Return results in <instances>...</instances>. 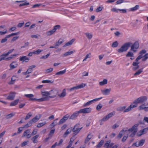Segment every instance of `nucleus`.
I'll list each match as a JSON object with an SVG mask.
<instances>
[{
    "label": "nucleus",
    "instance_id": "nucleus-63",
    "mask_svg": "<svg viewBox=\"0 0 148 148\" xmlns=\"http://www.w3.org/2000/svg\"><path fill=\"white\" fill-rule=\"evenodd\" d=\"M119 125L116 124H115L112 126V128L113 129H114L118 127H119Z\"/></svg>",
    "mask_w": 148,
    "mask_h": 148
},
{
    "label": "nucleus",
    "instance_id": "nucleus-55",
    "mask_svg": "<svg viewBox=\"0 0 148 148\" xmlns=\"http://www.w3.org/2000/svg\"><path fill=\"white\" fill-rule=\"evenodd\" d=\"M66 95V92L65 90V89H64L63 90V91L61 93V95H59L61 97H64Z\"/></svg>",
    "mask_w": 148,
    "mask_h": 148
},
{
    "label": "nucleus",
    "instance_id": "nucleus-19",
    "mask_svg": "<svg viewBox=\"0 0 148 148\" xmlns=\"http://www.w3.org/2000/svg\"><path fill=\"white\" fill-rule=\"evenodd\" d=\"M29 59V58L26 57V56H23L20 58L19 60L21 61H23V62L25 61V62H28Z\"/></svg>",
    "mask_w": 148,
    "mask_h": 148
},
{
    "label": "nucleus",
    "instance_id": "nucleus-20",
    "mask_svg": "<svg viewBox=\"0 0 148 148\" xmlns=\"http://www.w3.org/2000/svg\"><path fill=\"white\" fill-rule=\"evenodd\" d=\"M72 131V128L71 127L68 129L64 133L63 136L64 137H66L69 134H70Z\"/></svg>",
    "mask_w": 148,
    "mask_h": 148
},
{
    "label": "nucleus",
    "instance_id": "nucleus-62",
    "mask_svg": "<svg viewBox=\"0 0 148 148\" xmlns=\"http://www.w3.org/2000/svg\"><path fill=\"white\" fill-rule=\"evenodd\" d=\"M24 128L23 127H20L18 128L17 133L18 134L20 133L23 131V129Z\"/></svg>",
    "mask_w": 148,
    "mask_h": 148
},
{
    "label": "nucleus",
    "instance_id": "nucleus-52",
    "mask_svg": "<svg viewBox=\"0 0 148 148\" xmlns=\"http://www.w3.org/2000/svg\"><path fill=\"white\" fill-rule=\"evenodd\" d=\"M42 82L43 83H53V81L51 82L50 80H44L42 81Z\"/></svg>",
    "mask_w": 148,
    "mask_h": 148
},
{
    "label": "nucleus",
    "instance_id": "nucleus-35",
    "mask_svg": "<svg viewBox=\"0 0 148 148\" xmlns=\"http://www.w3.org/2000/svg\"><path fill=\"white\" fill-rule=\"evenodd\" d=\"M110 140L107 141L104 145V147L106 148H110Z\"/></svg>",
    "mask_w": 148,
    "mask_h": 148
},
{
    "label": "nucleus",
    "instance_id": "nucleus-6",
    "mask_svg": "<svg viewBox=\"0 0 148 148\" xmlns=\"http://www.w3.org/2000/svg\"><path fill=\"white\" fill-rule=\"evenodd\" d=\"M79 126V124H77L74 126L73 128H72V131L74 132L75 135L78 134L82 128V127H80Z\"/></svg>",
    "mask_w": 148,
    "mask_h": 148
},
{
    "label": "nucleus",
    "instance_id": "nucleus-9",
    "mask_svg": "<svg viewBox=\"0 0 148 148\" xmlns=\"http://www.w3.org/2000/svg\"><path fill=\"white\" fill-rule=\"evenodd\" d=\"M86 85V84L82 83L76 86H75L71 88L70 89V91H72L75 90H77L79 89L82 88L85 86Z\"/></svg>",
    "mask_w": 148,
    "mask_h": 148
},
{
    "label": "nucleus",
    "instance_id": "nucleus-47",
    "mask_svg": "<svg viewBox=\"0 0 148 148\" xmlns=\"http://www.w3.org/2000/svg\"><path fill=\"white\" fill-rule=\"evenodd\" d=\"M50 53H49L46 55V56H43L40 58L41 59H45L48 58L49 56H50Z\"/></svg>",
    "mask_w": 148,
    "mask_h": 148
},
{
    "label": "nucleus",
    "instance_id": "nucleus-14",
    "mask_svg": "<svg viewBox=\"0 0 148 148\" xmlns=\"http://www.w3.org/2000/svg\"><path fill=\"white\" fill-rule=\"evenodd\" d=\"M16 93L14 92H11L7 98V99L9 100H13L15 97Z\"/></svg>",
    "mask_w": 148,
    "mask_h": 148
},
{
    "label": "nucleus",
    "instance_id": "nucleus-42",
    "mask_svg": "<svg viewBox=\"0 0 148 148\" xmlns=\"http://www.w3.org/2000/svg\"><path fill=\"white\" fill-rule=\"evenodd\" d=\"M32 72V70L28 69L25 72H23V74L24 75L28 74L31 73Z\"/></svg>",
    "mask_w": 148,
    "mask_h": 148
},
{
    "label": "nucleus",
    "instance_id": "nucleus-16",
    "mask_svg": "<svg viewBox=\"0 0 148 148\" xmlns=\"http://www.w3.org/2000/svg\"><path fill=\"white\" fill-rule=\"evenodd\" d=\"M55 131V129H53L51 130L50 133L48 135V137L46 138L45 139V140L46 141H47L49 139L51 138L53 135Z\"/></svg>",
    "mask_w": 148,
    "mask_h": 148
},
{
    "label": "nucleus",
    "instance_id": "nucleus-10",
    "mask_svg": "<svg viewBox=\"0 0 148 148\" xmlns=\"http://www.w3.org/2000/svg\"><path fill=\"white\" fill-rule=\"evenodd\" d=\"M91 110V108H87L80 109L79 110V112L80 113H88L90 112Z\"/></svg>",
    "mask_w": 148,
    "mask_h": 148
},
{
    "label": "nucleus",
    "instance_id": "nucleus-49",
    "mask_svg": "<svg viewBox=\"0 0 148 148\" xmlns=\"http://www.w3.org/2000/svg\"><path fill=\"white\" fill-rule=\"evenodd\" d=\"M125 108L126 107L124 106L123 107H119L117 109V110L118 111H121L125 109Z\"/></svg>",
    "mask_w": 148,
    "mask_h": 148
},
{
    "label": "nucleus",
    "instance_id": "nucleus-39",
    "mask_svg": "<svg viewBox=\"0 0 148 148\" xmlns=\"http://www.w3.org/2000/svg\"><path fill=\"white\" fill-rule=\"evenodd\" d=\"M46 122H44L42 123H39L37 125V127L38 128H40L41 127L45 125L46 124Z\"/></svg>",
    "mask_w": 148,
    "mask_h": 148
},
{
    "label": "nucleus",
    "instance_id": "nucleus-46",
    "mask_svg": "<svg viewBox=\"0 0 148 148\" xmlns=\"http://www.w3.org/2000/svg\"><path fill=\"white\" fill-rule=\"evenodd\" d=\"M141 130L143 134H144L147 133V131H148V127H147L145 128L143 130Z\"/></svg>",
    "mask_w": 148,
    "mask_h": 148
},
{
    "label": "nucleus",
    "instance_id": "nucleus-7",
    "mask_svg": "<svg viewBox=\"0 0 148 148\" xmlns=\"http://www.w3.org/2000/svg\"><path fill=\"white\" fill-rule=\"evenodd\" d=\"M115 113V111L112 112L108 114L106 116L103 117V119L99 120L100 121L103 122L105 121L108 120L109 118H111L113 115H114Z\"/></svg>",
    "mask_w": 148,
    "mask_h": 148
},
{
    "label": "nucleus",
    "instance_id": "nucleus-61",
    "mask_svg": "<svg viewBox=\"0 0 148 148\" xmlns=\"http://www.w3.org/2000/svg\"><path fill=\"white\" fill-rule=\"evenodd\" d=\"M103 7L101 6L99 7L96 10V11L97 12H99L101 11L103 9Z\"/></svg>",
    "mask_w": 148,
    "mask_h": 148
},
{
    "label": "nucleus",
    "instance_id": "nucleus-44",
    "mask_svg": "<svg viewBox=\"0 0 148 148\" xmlns=\"http://www.w3.org/2000/svg\"><path fill=\"white\" fill-rule=\"evenodd\" d=\"M103 106L102 104L101 103H99V104H98L96 107V109L98 110L99 111L102 108Z\"/></svg>",
    "mask_w": 148,
    "mask_h": 148
},
{
    "label": "nucleus",
    "instance_id": "nucleus-23",
    "mask_svg": "<svg viewBox=\"0 0 148 148\" xmlns=\"http://www.w3.org/2000/svg\"><path fill=\"white\" fill-rule=\"evenodd\" d=\"M39 135H36L31 138V140L34 143H35L38 142L37 139Z\"/></svg>",
    "mask_w": 148,
    "mask_h": 148
},
{
    "label": "nucleus",
    "instance_id": "nucleus-28",
    "mask_svg": "<svg viewBox=\"0 0 148 148\" xmlns=\"http://www.w3.org/2000/svg\"><path fill=\"white\" fill-rule=\"evenodd\" d=\"M139 8V5H136L135 7L132 8L130 9V11H134L137 10Z\"/></svg>",
    "mask_w": 148,
    "mask_h": 148
},
{
    "label": "nucleus",
    "instance_id": "nucleus-34",
    "mask_svg": "<svg viewBox=\"0 0 148 148\" xmlns=\"http://www.w3.org/2000/svg\"><path fill=\"white\" fill-rule=\"evenodd\" d=\"M15 114V113H12L6 115V118L7 119H10Z\"/></svg>",
    "mask_w": 148,
    "mask_h": 148
},
{
    "label": "nucleus",
    "instance_id": "nucleus-40",
    "mask_svg": "<svg viewBox=\"0 0 148 148\" xmlns=\"http://www.w3.org/2000/svg\"><path fill=\"white\" fill-rule=\"evenodd\" d=\"M118 45V43L117 41L114 42L112 45V47L115 48L117 47Z\"/></svg>",
    "mask_w": 148,
    "mask_h": 148
},
{
    "label": "nucleus",
    "instance_id": "nucleus-30",
    "mask_svg": "<svg viewBox=\"0 0 148 148\" xmlns=\"http://www.w3.org/2000/svg\"><path fill=\"white\" fill-rule=\"evenodd\" d=\"M84 34L86 35L87 38L89 40L91 39L92 37V34L89 33H85Z\"/></svg>",
    "mask_w": 148,
    "mask_h": 148
},
{
    "label": "nucleus",
    "instance_id": "nucleus-18",
    "mask_svg": "<svg viewBox=\"0 0 148 148\" xmlns=\"http://www.w3.org/2000/svg\"><path fill=\"white\" fill-rule=\"evenodd\" d=\"M18 65L17 63L16 62H12L10 64V70H12L16 68Z\"/></svg>",
    "mask_w": 148,
    "mask_h": 148
},
{
    "label": "nucleus",
    "instance_id": "nucleus-13",
    "mask_svg": "<svg viewBox=\"0 0 148 148\" xmlns=\"http://www.w3.org/2000/svg\"><path fill=\"white\" fill-rule=\"evenodd\" d=\"M41 117V115L39 114L38 116H36L32 120L30 121L32 124L33 123H35L37 122Z\"/></svg>",
    "mask_w": 148,
    "mask_h": 148
},
{
    "label": "nucleus",
    "instance_id": "nucleus-4",
    "mask_svg": "<svg viewBox=\"0 0 148 148\" xmlns=\"http://www.w3.org/2000/svg\"><path fill=\"white\" fill-rule=\"evenodd\" d=\"M53 92L55 93L54 95L51 96H49V97L51 98H53L56 96L57 93V92L56 90H51L49 92H48L46 91L45 92H42L41 93L43 96H47L51 95V94H52V92Z\"/></svg>",
    "mask_w": 148,
    "mask_h": 148
},
{
    "label": "nucleus",
    "instance_id": "nucleus-57",
    "mask_svg": "<svg viewBox=\"0 0 148 148\" xmlns=\"http://www.w3.org/2000/svg\"><path fill=\"white\" fill-rule=\"evenodd\" d=\"M102 98V97H100L98 98H96L91 100V101L92 103L93 102H94L96 101H97Z\"/></svg>",
    "mask_w": 148,
    "mask_h": 148
},
{
    "label": "nucleus",
    "instance_id": "nucleus-33",
    "mask_svg": "<svg viewBox=\"0 0 148 148\" xmlns=\"http://www.w3.org/2000/svg\"><path fill=\"white\" fill-rule=\"evenodd\" d=\"M104 142V141L103 140H101V141L97 145V146H96L97 148H100L103 144Z\"/></svg>",
    "mask_w": 148,
    "mask_h": 148
},
{
    "label": "nucleus",
    "instance_id": "nucleus-25",
    "mask_svg": "<svg viewBox=\"0 0 148 148\" xmlns=\"http://www.w3.org/2000/svg\"><path fill=\"white\" fill-rule=\"evenodd\" d=\"M75 52V51L74 50L73 51H69L67 52H66L64 53V54H63V56H66L69 55H70L72 53H73Z\"/></svg>",
    "mask_w": 148,
    "mask_h": 148
},
{
    "label": "nucleus",
    "instance_id": "nucleus-58",
    "mask_svg": "<svg viewBox=\"0 0 148 148\" xmlns=\"http://www.w3.org/2000/svg\"><path fill=\"white\" fill-rule=\"evenodd\" d=\"M29 4V2H25L24 3L20 4L19 6L21 7L23 6L28 5Z\"/></svg>",
    "mask_w": 148,
    "mask_h": 148
},
{
    "label": "nucleus",
    "instance_id": "nucleus-31",
    "mask_svg": "<svg viewBox=\"0 0 148 148\" xmlns=\"http://www.w3.org/2000/svg\"><path fill=\"white\" fill-rule=\"evenodd\" d=\"M143 71V69H141L136 71L134 75V76H137L139 75Z\"/></svg>",
    "mask_w": 148,
    "mask_h": 148
},
{
    "label": "nucleus",
    "instance_id": "nucleus-8",
    "mask_svg": "<svg viewBox=\"0 0 148 148\" xmlns=\"http://www.w3.org/2000/svg\"><path fill=\"white\" fill-rule=\"evenodd\" d=\"M145 140L142 139L139 141L138 143L137 142L135 143L132 144V146H134L137 147L139 146H143L145 142Z\"/></svg>",
    "mask_w": 148,
    "mask_h": 148
},
{
    "label": "nucleus",
    "instance_id": "nucleus-11",
    "mask_svg": "<svg viewBox=\"0 0 148 148\" xmlns=\"http://www.w3.org/2000/svg\"><path fill=\"white\" fill-rule=\"evenodd\" d=\"M137 106V105L136 104H134L133 103L131 104L128 107L127 109H125L124 111V112H128L130 111L133 108Z\"/></svg>",
    "mask_w": 148,
    "mask_h": 148
},
{
    "label": "nucleus",
    "instance_id": "nucleus-51",
    "mask_svg": "<svg viewBox=\"0 0 148 148\" xmlns=\"http://www.w3.org/2000/svg\"><path fill=\"white\" fill-rule=\"evenodd\" d=\"M53 68H50V69H48L46 70L45 73H51L53 71Z\"/></svg>",
    "mask_w": 148,
    "mask_h": 148
},
{
    "label": "nucleus",
    "instance_id": "nucleus-59",
    "mask_svg": "<svg viewBox=\"0 0 148 148\" xmlns=\"http://www.w3.org/2000/svg\"><path fill=\"white\" fill-rule=\"evenodd\" d=\"M119 10V9H117L115 8H114L111 9V11L113 12L118 13Z\"/></svg>",
    "mask_w": 148,
    "mask_h": 148
},
{
    "label": "nucleus",
    "instance_id": "nucleus-32",
    "mask_svg": "<svg viewBox=\"0 0 148 148\" xmlns=\"http://www.w3.org/2000/svg\"><path fill=\"white\" fill-rule=\"evenodd\" d=\"M144 106H145V104H142L140 106L138 107V109L139 110H144V111L145 112L148 111V109H147L148 108H145V109H142V107H144Z\"/></svg>",
    "mask_w": 148,
    "mask_h": 148
},
{
    "label": "nucleus",
    "instance_id": "nucleus-41",
    "mask_svg": "<svg viewBox=\"0 0 148 148\" xmlns=\"http://www.w3.org/2000/svg\"><path fill=\"white\" fill-rule=\"evenodd\" d=\"M32 116V114H31V112H29L27 114L25 118V120H26L28 119H29Z\"/></svg>",
    "mask_w": 148,
    "mask_h": 148
},
{
    "label": "nucleus",
    "instance_id": "nucleus-15",
    "mask_svg": "<svg viewBox=\"0 0 148 148\" xmlns=\"http://www.w3.org/2000/svg\"><path fill=\"white\" fill-rule=\"evenodd\" d=\"M79 113H80L79 112V111L75 112L69 117L70 119H74L78 116Z\"/></svg>",
    "mask_w": 148,
    "mask_h": 148
},
{
    "label": "nucleus",
    "instance_id": "nucleus-2",
    "mask_svg": "<svg viewBox=\"0 0 148 148\" xmlns=\"http://www.w3.org/2000/svg\"><path fill=\"white\" fill-rule=\"evenodd\" d=\"M144 124L143 121H140L137 124H135L131 128L128 130L129 132H132L131 134L130 135V137H134L135 135L137 132L138 131L137 127L140 124Z\"/></svg>",
    "mask_w": 148,
    "mask_h": 148
},
{
    "label": "nucleus",
    "instance_id": "nucleus-56",
    "mask_svg": "<svg viewBox=\"0 0 148 148\" xmlns=\"http://www.w3.org/2000/svg\"><path fill=\"white\" fill-rule=\"evenodd\" d=\"M25 96L27 97L31 98V97H34V95L33 94H26L25 95Z\"/></svg>",
    "mask_w": 148,
    "mask_h": 148
},
{
    "label": "nucleus",
    "instance_id": "nucleus-37",
    "mask_svg": "<svg viewBox=\"0 0 148 148\" xmlns=\"http://www.w3.org/2000/svg\"><path fill=\"white\" fill-rule=\"evenodd\" d=\"M66 71V69H65L62 71H61L56 73V75H63L65 73Z\"/></svg>",
    "mask_w": 148,
    "mask_h": 148
},
{
    "label": "nucleus",
    "instance_id": "nucleus-24",
    "mask_svg": "<svg viewBox=\"0 0 148 148\" xmlns=\"http://www.w3.org/2000/svg\"><path fill=\"white\" fill-rule=\"evenodd\" d=\"M19 101V99H17L15 100L14 101L10 103V106H16L18 103Z\"/></svg>",
    "mask_w": 148,
    "mask_h": 148
},
{
    "label": "nucleus",
    "instance_id": "nucleus-21",
    "mask_svg": "<svg viewBox=\"0 0 148 148\" xmlns=\"http://www.w3.org/2000/svg\"><path fill=\"white\" fill-rule=\"evenodd\" d=\"M61 40V39H60L58 42H56L55 44H54L55 49L58 48L59 46L63 42V40L60 41Z\"/></svg>",
    "mask_w": 148,
    "mask_h": 148
},
{
    "label": "nucleus",
    "instance_id": "nucleus-12",
    "mask_svg": "<svg viewBox=\"0 0 148 148\" xmlns=\"http://www.w3.org/2000/svg\"><path fill=\"white\" fill-rule=\"evenodd\" d=\"M125 132H126L127 133L129 134L132 132H129L128 131V130H124V129H123L119 132L117 136V138L120 139L122 137L123 134H125Z\"/></svg>",
    "mask_w": 148,
    "mask_h": 148
},
{
    "label": "nucleus",
    "instance_id": "nucleus-17",
    "mask_svg": "<svg viewBox=\"0 0 148 148\" xmlns=\"http://www.w3.org/2000/svg\"><path fill=\"white\" fill-rule=\"evenodd\" d=\"M111 89H106L104 90H101V91L102 94L104 95H107L109 94L111 91Z\"/></svg>",
    "mask_w": 148,
    "mask_h": 148
},
{
    "label": "nucleus",
    "instance_id": "nucleus-38",
    "mask_svg": "<svg viewBox=\"0 0 148 148\" xmlns=\"http://www.w3.org/2000/svg\"><path fill=\"white\" fill-rule=\"evenodd\" d=\"M32 125V124L29 121L27 124L24 125L23 127V128H28L29 127L31 126Z\"/></svg>",
    "mask_w": 148,
    "mask_h": 148
},
{
    "label": "nucleus",
    "instance_id": "nucleus-29",
    "mask_svg": "<svg viewBox=\"0 0 148 148\" xmlns=\"http://www.w3.org/2000/svg\"><path fill=\"white\" fill-rule=\"evenodd\" d=\"M8 56V55H6V53L1 55L0 56V61L4 60H6V57Z\"/></svg>",
    "mask_w": 148,
    "mask_h": 148
},
{
    "label": "nucleus",
    "instance_id": "nucleus-5",
    "mask_svg": "<svg viewBox=\"0 0 148 148\" xmlns=\"http://www.w3.org/2000/svg\"><path fill=\"white\" fill-rule=\"evenodd\" d=\"M60 28V26L59 25H57L53 27V29L50 31L47 32L46 33L47 36H49L53 34L57 30L59 29Z\"/></svg>",
    "mask_w": 148,
    "mask_h": 148
},
{
    "label": "nucleus",
    "instance_id": "nucleus-50",
    "mask_svg": "<svg viewBox=\"0 0 148 148\" xmlns=\"http://www.w3.org/2000/svg\"><path fill=\"white\" fill-rule=\"evenodd\" d=\"M66 121L64 120V119L63 118L61 119L60 121H59L58 125H61L63 123H64Z\"/></svg>",
    "mask_w": 148,
    "mask_h": 148
},
{
    "label": "nucleus",
    "instance_id": "nucleus-54",
    "mask_svg": "<svg viewBox=\"0 0 148 148\" xmlns=\"http://www.w3.org/2000/svg\"><path fill=\"white\" fill-rule=\"evenodd\" d=\"M42 51V50H41L40 49H38L36 51H34V54H36L37 55H38L40 54V53Z\"/></svg>",
    "mask_w": 148,
    "mask_h": 148
},
{
    "label": "nucleus",
    "instance_id": "nucleus-64",
    "mask_svg": "<svg viewBox=\"0 0 148 148\" xmlns=\"http://www.w3.org/2000/svg\"><path fill=\"white\" fill-rule=\"evenodd\" d=\"M124 2V0H119L116 2V3L117 4H120Z\"/></svg>",
    "mask_w": 148,
    "mask_h": 148
},
{
    "label": "nucleus",
    "instance_id": "nucleus-60",
    "mask_svg": "<svg viewBox=\"0 0 148 148\" xmlns=\"http://www.w3.org/2000/svg\"><path fill=\"white\" fill-rule=\"evenodd\" d=\"M143 134V132H142L141 130L139 131L137 133V135L138 137H140Z\"/></svg>",
    "mask_w": 148,
    "mask_h": 148
},
{
    "label": "nucleus",
    "instance_id": "nucleus-22",
    "mask_svg": "<svg viewBox=\"0 0 148 148\" xmlns=\"http://www.w3.org/2000/svg\"><path fill=\"white\" fill-rule=\"evenodd\" d=\"M46 100V97L41 98L40 99H36V98H31L30 99V101H34L37 100L38 101H45Z\"/></svg>",
    "mask_w": 148,
    "mask_h": 148
},
{
    "label": "nucleus",
    "instance_id": "nucleus-26",
    "mask_svg": "<svg viewBox=\"0 0 148 148\" xmlns=\"http://www.w3.org/2000/svg\"><path fill=\"white\" fill-rule=\"evenodd\" d=\"M74 40L75 39H72L68 42L66 43L64 45L63 47H65L67 46H69L72 45L74 42Z\"/></svg>",
    "mask_w": 148,
    "mask_h": 148
},
{
    "label": "nucleus",
    "instance_id": "nucleus-36",
    "mask_svg": "<svg viewBox=\"0 0 148 148\" xmlns=\"http://www.w3.org/2000/svg\"><path fill=\"white\" fill-rule=\"evenodd\" d=\"M126 56L127 57H133L134 54L132 52L130 51L128 52Z\"/></svg>",
    "mask_w": 148,
    "mask_h": 148
},
{
    "label": "nucleus",
    "instance_id": "nucleus-45",
    "mask_svg": "<svg viewBox=\"0 0 148 148\" xmlns=\"http://www.w3.org/2000/svg\"><path fill=\"white\" fill-rule=\"evenodd\" d=\"M92 103L91 100L89 101H88V102L84 104L83 105V106L85 107L88 106L90 105V104H92Z\"/></svg>",
    "mask_w": 148,
    "mask_h": 148
},
{
    "label": "nucleus",
    "instance_id": "nucleus-1",
    "mask_svg": "<svg viewBox=\"0 0 148 148\" xmlns=\"http://www.w3.org/2000/svg\"><path fill=\"white\" fill-rule=\"evenodd\" d=\"M139 45L138 41H136L133 44L130 42L125 43L121 47L117 50L119 53H122L126 51L130 47V51H132L133 53H136L137 51V49L139 48Z\"/></svg>",
    "mask_w": 148,
    "mask_h": 148
},
{
    "label": "nucleus",
    "instance_id": "nucleus-3",
    "mask_svg": "<svg viewBox=\"0 0 148 148\" xmlns=\"http://www.w3.org/2000/svg\"><path fill=\"white\" fill-rule=\"evenodd\" d=\"M147 98L146 96L140 97L135 100L133 102V104H136L137 105L138 103H142L146 101Z\"/></svg>",
    "mask_w": 148,
    "mask_h": 148
},
{
    "label": "nucleus",
    "instance_id": "nucleus-53",
    "mask_svg": "<svg viewBox=\"0 0 148 148\" xmlns=\"http://www.w3.org/2000/svg\"><path fill=\"white\" fill-rule=\"evenodd\" d=\"M70 117V115L69 114H67L64 116L63 117V118L66 121Z\"/></svg>",
    "mask_w": 148,
    "mask_h": 148
},
{
    "label": "nucleus",
    "instance_id": "nucleus-43",
    "mask_svg": "<svg viewBox=\"0 0 148 148\" xmlns=\"http://www.w3.org/2000/svg\"><path fill=\"white\" fill-rule=\"evenodd\" d=\"M20 33V32H17V33H12V34H10L9 35H8V37L10 38V37L14 36L16 35H18Z\"/></svg>",
    "mask_w": 148,
    "mask_h": 148
},
{
    "label": "nucleus",
    "instance_id": "nucleus-48",
    "mask_svg": "<svg viewBox=\"0 0 148 148\" xmlns=\"http://www.w3.org/2000/svg\"><path fill=\"white\" fill-rule=\"evenodd\" d=\"M8 36L7 35L6 37H5L4 38L2 39L1 41V43H3L5 42L7 40V38H9V37H8Z\"/></svg>",
    "mask_w": 148,
    "mask_h": 148
},
{
    "label": "nucleus",
    "instance_id": "nucleus-27",
    "mask_svg": "<svg viewBox=\"0 0 148 148\" xmlns=\"http://www.w3.org/2000/svg\"><path fill=\"white\" fill-rule=\"evenodd\" d=\"M108 83V80L106 79H104L103 81L99 82V84L100 86H103L104 85Z\"/></svg>",
    "mask_w": 148,
    "mask_h": 148
}]
</instances>
